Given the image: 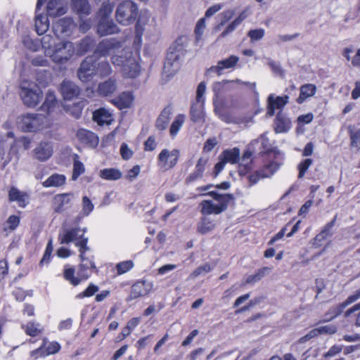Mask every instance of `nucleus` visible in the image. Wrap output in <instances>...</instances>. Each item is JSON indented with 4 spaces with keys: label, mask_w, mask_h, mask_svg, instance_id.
I'll return each mask as SVG.
<instances>
[{
    "label": "nucleus",
    "mask_w": 360,
    "mask_h": 360,
    "mask_svg": "<svg viewBox=\"0 0 360 360\" xmlns=\"http://www.w3.org/2000/svg\"><path fill=\"white\" fill-rule=\"evenodd\" d=\"M181 53L179 51L169 49L163 67L162 77L166 81L172 77L181 66Z\"/></svg>",
    "instance_id": "obj_11"
},
{
    "label": "nucleus",
    "mask_w": 360,
    "mask_h": 360,
    "mask_svg": "<svg viewBox=\"0 0 360 360\" xmlns=\"http://www.w3.org/2000/svg\"><path fill=\"white\" fill-rule=\"evenodd\" d=\"M45 345H46L45 342H44V344L40 347L30 352V357L35 360L39 357L46 356V354H45L46 352H44Z\"/></svg>",
    "instance_id": "obj_61"
},
{
    "label": "nucleus",
    "mask_w": 360,
    "mask_h": 360,
    "mask_svg": "<svg viewBox=\"0 0 360 360\" xmlns=\"http://www.w3.org/2000/svg\"><path fill=\"white\" fill-rule=\"evenodd\" d=\"M112 68L109 63L105 60L96 61V73L101 77H105L112 73Z\"/></svg>",
    "instance_id": "obj_45"
},
{
    "label": "nucleus",
    "mask_w": 360,
    "mask_h": 360,
    "mask_svg": "<svg viewBox=\"0 0 360 360\" xmlns=\"http://www.w3.org/2000/svg\"><path fill=\"white\" fill-rule=\"evenodd\" d=\"M138 13L137 5L133 1L127 0L118 5L115 11V18L120 24L129 25L136 20Z\"/></svg>",
    "instance_id": "obj_8"
},
{
    "label": "nucleus",
    "mask_w": 360,
    "mask_h": 360,
    "mask_svg": "<svg viewBox=\"0 0 360 360\" xmlns=\"http://www.w3.org/2000/svg\"><path fill=\"white\" fill-rule=\"evenodd\" d=\"M186 116L184 114L176 115L169 127V136L172 139H174L179 134L185 123Z\"/></svg>",
    "instance_id": "obj_27"
},
{
    "label": "nucleus",
    "mask_w": 360,
    "mask_h": 360,
    "mask_svg": "<svg viewBox=\"0 0 360 360\" xmlns=\"http://www.w3.org/2000/svg\"><path fill=\"white\" fill-rule=\"evenodd\" d=\"M233 84H246L245 82H243L240 79H236V80H224L221 82H215L213 84V90L214 91L218 93L222 89H227L229 86H231Z\"/></svg>",
    "instance_id": "obj_46"
},
{
    "label": "nucleus",
    "mask_w": 360,
    "mask_h": 360,
    "mask_svg": "<svg viewBox=\"0 0 360 360\" xmlns=\"http://www.w3.org/2000/svg\"><path fill=\"white\" fill-rule=\"evenodd\" d=\"M16 126L23 132L35 133L49 127L51 121L44 115L27 112L17 117Z\"/></svg>",
    "instance_id": "obj_4"
},
{
    "label": "nucleus",
    "mask_w": 360,
    "mask_h": 360,
    "mask_svg": "<svg viewBox=\"0 0 360 360\" xmlns=\"http://www.w3.org/2000/svg\"><path fill=\"white\" fill-rule=\"evenodd\" d=\"M7 136L13 139L12 143L10 144L8 153V155L10 156L9 160H11L13 155H17L18 153L20 140L14 139V134L12 131L8 132Z\"/></svg>",
    "instance_id": "obj_49"
},
{
    "label": "nucleus",
    "mask_w": 360,
    "mask_h": 360,
    "mask_svg": "<svg viewBox=\"0 0 360 360\" xmlns=\"http://www.w3.org/2000/svg\"><path fill=\"white\" fill-rule=\"evenodd\" d=\"M22 328L27 335L32 337L37 336L43 330V328L39 323L33 321H30L25 325H22Z\"/></svg>",
    "instance_id": "obj_41"
},
{
    "label": "nucleus",
    "mask_w": 360,
    "mask_h": 360,
    "mask_svg": "<svg viewBox=\"0 0 360 360\" xmlns=\"http://www.w3.org/2000/svg\"><path fill=\"white\" fill-rule=\"evenodd\" d=\"M172 114V110L171 108L167 107L163 109L156 121V127L159 130H164L167 127Z\"/></svg>",
    "instance_id": "obj_29"
},
{
    "label": "nucleus",
    "mask_w": 360,
    "mask_h": 360,
    "mask_svg": "<svg viewBox=\"0 0 360 360\" xmlns=\"http://www.w3.org/2000/svg\"><path fill=\"white\" fill-rule=\"evenodd\" d=\"M84 172V166L83 163L78 160L77 157L74 160L72 180H76L79 176Z\"/></svg>",
    "instance_id": "obj_51"
},
{
    "label": "nucleus",
    "mask_w": 360,
    "mask_h": 360,
    "mask_svg": "<svg viewBox=\"0 0 360 360\" xmlns=\"http://www.w3.org/2000/svg\"><path fill=\"white\" fill-rule=\"evenodd\" d=\"M60 346L58 342H50L46 347H44V352H46L45 354H46V356H49L50 354H56L60 350Z\"/></svg>",
    "instance_id": "obj_60"
},
{
    "label": "nucleus",
    "mask_w": 360,
    "mask_h": 360,
    "mask_svg": "<svg viewBox=\"0 0 360 360\" xmlns=\"http://www.w3.org/2000/svg\"><path fill=\"white\" fill-rule=\"evenodd\" d=\"M205 27H206V24H205V18H200L198 21V22L195 25V33L196 34L197 40H200L201 39Z\"/></svg>",
    "instance_id": "obj_56"
},
{
    "label": "nucleus",
    "mask_w": 360,
    "mask_h": 360,
    "mask_svg": "<svg viewBox=\"0 0 360 360\" xmlns=\"http://www.w3.org/2000/svg\"><path fill=\"white\" fill-rule=\"evenodd\" d=\"M133 267V262L130 260L122 262L117 264V270L119 274L127 272Z\"/></svg>",
    "instance_id": "obj_57"
},
{
    "label": "nucleus",
    "mask_w": 360,
    "mask_h": 360,
    "mask_svg": "<svg viewBox=\"0 0 360 360\" xmlns=\"http://www.w3.org/2000/svg\"><path fill=\"white\" fill-rule=\"evenodd\" d=\"M72 10L80 17L86 16L91 12V7L87 0H71Z\"/></svg>",
    "instance_id": "obj_26"
},
{
    "label": "nucleus",
    "mask_w": 360,
    "mask_h": 360,
    "mask_svg": "<svg viewBox=\"0 0 360 360\" xmlns=\"http://www.w3.org/2000/svg\"><path fill=\"white\" fill-rule=\"evenodd\" d=\"M289 96H276L270 94L268 97L267 115L273 116L276 110L282 109L288 102Z\"/></svg>",
    "instance_id": "obj_18"
},
{
    "label": "nucleus",
    "mask_w": 360,
    "mask_h": 360,
    "mask_svg": "<svg viewBox=\"0 0 360 360\" xmlns=\"http://www.w3.org/2000/svg\"><path fill=\"white\" fill-rule=\"evenodd\" d=\"M86 232V228H81L78 226L65 228L58 235V241L60 244H68L75 243V246L82 243L85 239L88 243V238L84 236Z\"/></svg>",
    "instance_id": "obj_10"
},
{
    "label": "nucleus",
    "mask_w": 360,
    "mask_h": 360,
    "mask_svg": "<svg viewBox=\"0 0 360 360\" xmlns=\"http://www.w3.org/2000/svg\"><path fill=\"white\" fill-rule=\"evenodd\" d=\"M115 4L107 1L103 2L102 6L97 13V17L99 20H109L113 11Z\"/></svg>",
    "instance_id": "obj_36"
},
{
    "label": "nucleus",
    "mask_w": 360,
    "mask_h": 360,
    "mask_svg": "<svg viewBox=\"0 0 360 360\" xmlns=\"http://www.w3.org/2000/svg\"><path fill=\"white\" fill-rule=\"evenodd\" d=\"M248 35L252 41H257L263 38L264 30L263 29L252 30L249 31Z\"/></svg>",
    "instance_id": "obj_59"
},
{
    "label": "nucleus",
    "mask_w": 360,
    "mask_h": 360,
    "mask_svg": "<svg viewBox=\"0 0 360 360\" xmlns=\"http://www.w3.org/2000/svg\"><path fill=\"white\" fill-rule=\"evenodd\" d=\"M212 268L209 264H205L198 266L195 269L189 276V278L191 279L195 278L197 276L205 274L211 271Z\"/></svg>",
    "instance_id": "obj_53"
},
{
    "label": "nucleus",
    "mask_w": 360,
    "mask_h": 360,
    "mask_svg": "<svg viewBox=\"0 0 360 360\" xmlns=\"http://www.w3.org/2000/svg\"><path fill=\"white\" fill-rule=\"evenodd\" d=\"M41 110L46 114V117L49 119V117H54L60 112L59 101L53 91L49 90L46 93L44 101L41 105Z\"/></svg>",
    "instance_id": "obj_12"
},
{
    "label": "nucleus",
    "mask_w": 360,
    "mask_h": 360,
    "mask_svg": "<svg viewBox=\"0 0 360 360\" xmlns=\"http://www.w3.org/2000/svg\"><path fill=\"white\" fill-rule=\"evenodd\" d=\"M60 92L65 100H72L79 96V89L73 82L65 80L60 85Z\"/></svg>",
    "instance_id": "obj_22"
},
{
    "label": "nucleus",
    "mask_w": 360,
    "mask_h": 360,
    "mask_svg": "<svg viewBox=\"0 0 360 360\" xmlns=\"http://www.w3.org/2000/svg\"><path fill=\"white\" fill-rule=\"evenodd\" d=\"M271 268L265 266L259 269L255 274L249 276L243 285L253 284L258 282L262 277L270 273Z\"/></svg>",
    "instance_id": "obj_42"
},
{
    "label": "nucleus",
    "mask_w": 360,
    "mask_h": 360,
    "mask_svg": "<svg viewBox=\"0 0 360 360\" xmlns=\"http://www.w3.org/2000/svg\"><path fill=\"white\" fill-rule=\"evenodd\" d=\"M93 119L99 125H108L112 121V115L108 110L101 108L94 112Z\"/></svg>",
    "instance_id": "obj_25"
},
{
    "label": "nucleus",
    "mask_w": 360,
    "mask_h": 360,
    "mask_svg": "<svg viewBox=\"0 0 360 360\" xmlns=\"http://www.w3.org/2000/svg\"><path fill=\"white\" fill-rule=\"evenodd\" d=\"M20 219L16 215H11L4 224V230L6 231H14L19 225Z\"/></svg>",
    "instance_id": "obj_48"
},
{
    "label": "nucleus",
    "mask_w": 360,
    "mask_h": 360,
    "mask_svg": "<svg viewBox=\"0 0 360 360\" xmlns=\"http://www.w3.org/2000/svg\"><path fill=\"white\" fill-rule=\"evenodd\" d=\"M33 157L40 161H47L53 153V144L50 141H41L33 150Z\"/></svg>",
    "instance_id": "obj_15"
},
{
    "label": "nucleus",
    "mask_w": 360,
    "mask_h": 360,
    "mask_svg": "<svg viewBox=\"0 0 360 360\" xmlns=\"http://www.w3.org/2000/svg\"><path fill=\"white\" fill-rule=\"evenodd\" d=\"M207 163V158H200L198 160V162L195 166V174L196 177H199V176H202Z\"/></svg>",
    "instance_id": "obj_58"
},
{
    "label": "nucleus",
    "mask_w": 360,
    "mask_h": 360,
    "mask_svg": "<svg viewBox=\"0 0 360 360\" xmlns=\"http://www.w3.org/2000/svg\"><path fill=\"white\" fill-rule=\"evenodd\" d=\"M334 222H335V219L333 220L332 221L328 223L325 226V227L323 228L322 231L319 235L316 236V239L319 241H321L323 240L326 239L328 237L330 236H331L330 230L334 225Z\"/></svg>",
    "instance_id": "obj_52"
},
{
    "label": "nucleus",
    "mask_w": 360,
    "mask_h": 360,
    "mask_svg": "<svg viewBox=\"0 0 360 360\" xmlns=\"http://www.w3.org/2000/svg\"><path fill=\"white\" fill-rule=\"evenodd\" d=\"M191 117L195 122H203L205 121V112L202 103L191 107Z\"/></svg>",
    "instance_id": "obj_39"
},
{
    "label": "nucleus",
    "mask_w": 360,
    "mask_h": 360,
    "mask_svg": "<svg viewBox=\"0 0 360 360\" xmlns=\"http://www.w3.org/2000/svg\"><path fill=\"white\" fill-rule=\"evenodd\" d=\"M94 45V41L91 37H86L77 45L76 54L81 56L89 51Z\"/></svg>",
    "instance_id": "obj_40"
},
{
    "label": "nucleus",
    "mask_w": 360,
    "mask_h": 360,
    "mask_svg": "<svg viewBox=\"0 0 360 360\" xmlns=\"http://www.w3.org/2000/svg\"><path fill=\"white\" fill-rule=\"evenodd\" d=\"M239 60V58L236 56H231L228 58L219 60L216 65L212 66L208 70L207 74L216 73L218 76L225 69L233 68Z\"/></svg>",
    "instance_id": "obj_17"
},
{
    "label": "nucleus",
    "mask_w": 360,
    "mask_h": 360,
    "mask_svg": "<svg viewBox=\"0 0 360 360\" xmlns=\"http://www.w3.org/2000/svg\"><path fill=\"white\" fill-rule=\"evenodd\" d=\"M349 132L351 139V144L352 147L360 148V129H354L349 126Z\"/></svg>",
    "instance_id": "obj_47"
},
{
    "label": "nucleus",
    "mask_w": 360,
    "mask_h": 360,
    "mask_svg": "<svg viewBox=\"0 0 360 360\" xmlns=\"http://www.w3.org/2000/svg\"><path fill=\"white\" fill-rule=\"evenodd\" d=\"M117 90L116 80L110 78L105 82L101 83L98 87V92L102 96H107L115 92Z\"/></svg>",
    "instance_id": "obj_28"
},
{
    "label": "nucleus",
    "mask_w": 360,
    "mask_h": 360,
    "mask_svg": "<svg viewBox=\"0 0 360 360\" xmlns=\"http://www.w3.org/2000/svg\"><path fill=\"white\" fill-rule=\"evenodd\" d=\"M252 161L243 162L241 159L238 165V173L240 176H245L252 169Z\"/></svg>",
    "instance_id": "obj_55"
},
{
    "label": "nucleus",
    "mask_w": 360,
    "mask_h": 360,
    "mask_svg": "<svg viewBox=\"0 0 360 360\" xmlns=\"http://www.w3.org/2000/svg\"><path fill=\"white\" fill-rule=\"evenodd\" d=\"M98 291V287L93 283H91V284H89V285L86 288V289L85 290L77 294L76 295V297L77 299H83L84 297H89L93 296Z\"/></svg>",
    "instance_id": "obj_50"
},
{
    "label": "nucleus",
    "mask_w": 360,
    "mask_h": 360,
    "mask_svg": "<svg viewBox=\"0 0 360 360\" xmlns=\"http://www.w3.org/2000/svg\"><path fill=\"white\" fill-rule=\"evenodd\" d=\"M96 73V61L93 57H87L82 63L78 70V77L82 82L89 81Z\"/></svg>",
    "instance_id": "obj_13"
},
{
    "label": "nucleus",
    "mask_w": 360,
    "mask_h": 360,
    "mask_svg": "<svg viewBox=\"0 0 360 360\" xmlns=\"http://www.w3.org/2000/svg\"><path fill=\"white\" fill-rule=\"evenodd\" d=\"M140 173V167L139 165L134 166L129 169L126 175V179L129 181L134 180Z\"/></svg>",
    "instance_id": "obj_64"
},
{
    "label": "nucleus",
    "mask_w": 360,
    "mask_h": 360,
    "mask_svg": "<svg viewBox=\"0 0 360 360\" xmlns=\"http://www.w3.org/2000/svg\"><path fill=\"white\" fill-rule=\"evenodd\" d=\"M65 182V176L62 174H54L49 176L45 181L43 182V186L48 187H58L63 186Z\"/></svg>",
    "instance_id": "obj_37"
},
{
    "label": "nucleus",
    "mask_w": 360,
    "mask_h": 360,
    "mask_svg": "<svg viewBox=\"0 0 360 360\" xmlns=\"http://www.w3.org/2000/svg\"><path fill=\"white\" fill-rule=\"evenodd\" d=\"M312 162L313 161L311 159L307 158V159H305L303 161H302L298 165V166H297V168L299 169L298 177L300 179L302 178L304 176L305 172L307 171L309 167L311 165Z\"/></svg>",
    "instance_id": "obj_54"
},
{
    "label": "nucleus",
    "mask_w": 360,
    "mask_h": 360,
    "mask_svg": "<svg viewBox=\"0 0 360 360\" xmlns=\"http://www.w3.org/2000/svg\"><path fill=\"white\" fill-rule=\"evenodd\" d=\"M77 248H79L81 264L79 266L77 276L73 267L65 265L63 269L64 278L74 286L86 281L91 276L93 270L96 269L94 257L87 255L89 248L86 245V240L85 239L82 243H78Z\"/></svg>",
    "instance_id": "obj_2"
},
{
    "label": "nucleus",
    "mask_w": 360,
    "mask_h": 360,
    "mask_svg": "<svg viewBox=\"0 0 360 360\" xmlns=\"http://www.w3.org/2000/svg\"><path fill=\"white\" fill-rule=\"evenodd\" d=\"M153 289V283L148 281H139L135 283L131 290L127 301H131L149 294Z\"/></svg>",
    "instance_id": "obj_14"
},
{
    "label": "nucleus",
    "mask_w": 360,
    "mask_h": 360,
    "mask_svg": "<svg viewBox=\"0 0 360 360\" xmlns=\"http://www.w3.org/2000/svg\"><path fill=\"white\" fill-rule=\"evenodd\" d=\"M41 45L45 55L55 63H66L75 55H77L75 44L68 40L56 42L51 36L45 35L41 39Z\"/></svg>",
    "instance_id": "obj_3"
},
{
    "label": "nucleus",
    "mask_w": 360,
    "mask_h": 360,
    "mask_svg": "<svg viewBox=\"0 0 360 360\" xmlns=\"http://www.w3.org/2000/svg\"><path fill=\"white\" fill-rule=\"evenodd\" d=\"M283 165V158L280 155H269L263 167L248 176V186H252L259 180L271 177Z\"/></svg>",
    "instance_id": "obj_5"
},
{
    "label": "nucleus",
    "mask_w": 360,
    "mask_h": 360,
    "mask_svg": "<svg viewBox=\"0 0 360 360\" xmlns=\"http://www.w3.org/2000/svg\"><path fill=\"white\" fill-rule=\"evenodd\" d=\"M74 27V22L70 18H64L53 24V30L57 37L68 36Z\"/></svg>",
    "instance_id": "obj_16"
},
{
    "label": "nucleus",
    "mask_w": 360,
    "mask_h": 360,
    "mask_svg": "<svg viewBox=\"0 0 360 360\" xmlns=\"http://www.w3.org/2000/svg\"><path fill=\"white\" fill-rule=\"evenodd\" d=\"M8 199L11 202H16L19 207L24 208L30 202V195L27 193L12 187L8 191Z\"/></svg>",
    "instance_id": "obj_19"
},
{
    "label": "nucleus",
    "mask_w": 360,
    "mask_h": 360,
    "mask_svg": "<svg viewBox=\"0 0 360 360\" xmlns=\"http://www.w3.org/2000/svg\"><path fill=\"white\" fill-rule=\"evenodd\" d=\"M46 8L49 15L51 17L64 15L68 11L67 4L63 0H50Z\"/></svg>",
    "instance_id": "obj_21"
},
{
    "label": "nucleus",
    "mask_w": 360,
    "mask_h": 360,
    "mask_svg": "<svg viewBox=\"0 0 360 360\" xmlns=\"http://www.w3.org/2000/svg\"><path fill=\"white\" fill-rule=\"evenodd\" d=\"M73 193H62L53 198V207L56 212L60 213L68 208L73 198Z\"/></svg>",
    "instance_id": "obj_20"
},
{
    "label": "nucleus",
    "mask_w": 360,
    "mask_h": 360,
    "mask_svg": "<svg viewBox=\"0 0 360 360\" xmlns=\"http://www.w3.org/2000/svg\"><path fill=\"white\" fill-rule=\"evenodd\" d=\"M316 91V87L312 84H306L300 86V94L297 99L300 104L302 103L309 97L313 96Z\"/></svg>",
    "instance_id": "obj_30"
},
{
    "label": "nucleus",
    "mask_w": 360,
    "mask_h": 360,
    "mask_svg": "<svg viewBox=\"0 0 360 360\" xmlns=\"http://www.w3.org/2000/svg\"><path fill=\"white\" fill-rule=\"evenodd\" d=\"M119 29L112 19L99 20L97 25V32L101 36L117 33Z\"/></svg>",
    "instance_id": "obj_23"
},
{
    "label": "nucleus",
    "mask_w": 360,
    "mask_h": 360,
    "mask_svg": "<svg viewBox=\"0 0 360 360\" xmlns=\"http://www.w3.org/2000/svg\"><path fill=\"white\" fill-rule=\"evenodd\" d=\"M49 27L48 17L43 14H37L35 17V29L38 34H44Z\"/></svg>",
    "instance_id": "obj_31"
},
{
    "label": "nucleus",
    "mask_w": 360,
    "mask_h": 360,
    "mask_svg": "<svg viewBox=\"0 0 360 360\" xmlns=\"http://www.w3.org/2000/svg\"><path fill=\"white\" fill-rule=\"evenodd\" d=\"M20 96L25 105L34 108L40 103L43 93L34 82L22 80L20 83Z\"/></svg>",
    "instance_id": "obj_7"
},
{
    "label": "nucleus",
    "mask_w": 360,
    "mask_h": 360,
    "mask_svg": "<svg viewBox=\"0 0 360 360\" xmlns=\"http://www.w3.org/2000/svg\"><path fill=\"white\" fill-rule=\"evenodd\" d=\"M120 43L115 39H105L100 42L96 53L99 56H112L111 61L115 66L121 68L126 78H136L141 72L136 58L129 50H120Z\"/></svg>",
    "instance_id": "obj_1"
},
{
    "label": "nucleus",
    "mask_w": 360,
    "mask_h": 360,
    "mask_svg": "<svg viewBox=\"0 0 360 360\" xmlns=\"http://www.w3.org/2000/svg\"><path fill=\"white\" fill-rule=\"evenodd\" d=\"M180 150L178 148H163L157 157L158 167L162 171H168L174 167L179 160Z\"/></svg>",
    "instance_id": "obj_9"
},
{
    "label": "nucleus",
    "mask_w": 360,
    "mask_h": 360,
    "mask_svg": "<svg viewBox=\"0 0 360 360\" xmlns=\"http://www.w3.org/2000/svg\"><path fill=\"white\" fill-rule=\"evenodd\" d=\"M94 205L91 200L87 196L82 198V207L79 216H77L75 219V224H78L82 217H87L93 211Z\"/></svg>",
    "instance_id": "obj_35"
},
{
    "label": "nucleus",
    "mask_w": 360,
    "mask_h": 360,
    "mask_svg": "<svg viewBox=\"0 0 360 360\" xmlns=\"http://www.w3.org/2000/svg\"><path fill=\"white\" fill-rule=\"evenodd\" d=\"M134 101V96L131 92H123L116 100V104L120 108H129Z\"/></svg>",
    "instance_id": "obj_38"
},
{
    "label": "nucleus",
    "mask_w": 360,
    "mask_h": 360,
    "mask_svg": "<svg viewBox=\"0 0 360 360\" xmlns=\"http://www.w3.org/2000/svg\"><path fill=\"white\" fill-rule=\"evenodd\" d=\"M216 224L214 221L209 217H204L198 224L197 231L201 234H206L214 229Z\"/></svg>",
    "instance_id": "obj_32"
},
{
    "label": "nucleus",
    "mask_w": 360,
    "mask_h": 360,
    "mask_svg": "<svg viewBox=\"0 0 360 360\" xmlns=\"http://www.w3.org/2000/svg\"><path fill=\"white\" fill-rule=\"evenodd\" d=\"M319 334H333L337 331V328L333 325H328L317 328Z\"/></svg>",
    "instance_id": "obj_63"
},
{
    "label": "nucleus",
    "mask_w": 360,
    "mask_h": 360,
    "mask_svg": "<svg viewBox=\"0 0 360 360\" xmlns=\"http://www.w3.org/2000/svg\"><path fill=\"white\" fill-rule=\"evenodd\" d=\"M349 304L345 300V302L332 307L326 314V321H330L335 318L336 316H338V315H340L344 309Z\"/></svg>",
    "instance_id": "obj_43"
},
{
    "label": "nucleus",
    "mask_w": 360,
    "mask_h": 360,
    "mask_svg": "<svg viewBox=\"0 0 360 360\" xmlns=\"http://www.w3.org/2000/svg\"><path fill=\"white\" fill-rule=\"evenodd\" d=\"M217 144L218 141L217 138H210L205 141L203 146V150L207 153L210 152Z\"/></svg>",
    "instance_id": "obj_62"
},
{
    "label": "nucleus",
    "mask_w": 360,
    "mask_h": 360,
    "mask_svg": "<svg viewBox=\"0 0 360 360\" xmlns=\"http://www.w3.org/2000/svg\"><path fill=\"white\" fill-rule=\"evenodd\" d=\"M213 198L211 200H202L200 206L203 214H219L227 208L228 202L232 200L231 194H220L215 191L208 193Z\"/></svg>",
    "instance_id": "obj_6"
},
{
    "label": "nucleus",
    "mask_w": 360,
    "mask_h": 360,
    "mask_svg": "<svg viewBox=\"0 0 360 360\" xmlns=\"http://www.w3.org/2000/svg\"><path fill=\"white\" fill-rule=\"evenodd\" d=\"M122 176V172L116 168H107L100 170L99 176L108 181H116Z\"/></svg>",
    "instance_id": "obj_33"
},
{
    "label": "nucleus",
    "mask_w": 360,
    "mask_h": 360,
    "mask_svg": "<svg viewBox=\"0 0 360 360\" xmlns=\"http://www.w3.org/2000/svg\"><path fill=\"white\" fill-rule=\"evenodd\" d=\"M77 136L82 143L91 148H95L98 143V136L94 133L86 129H79L77 133Z\"/></svg>",
    "instance_id": "obj_24"
},
{
    "label": "nucleus",
    "mask_w": 360,
    "mask_h": 360,
    "mask_svg": "<svg viewBox=\"0 0 360 360\" xmlns=\"http://www.w3.org/2000/svg\"><path fill=\"white\" fill-rule=\"evenodd\" d=\"M258 143H261V148L259 149L261 153L267 152L271 149V144L266 134H263L258 139L252 141L250 144V147L253 148L254 146Z\"/></svg>",
    "instance_id": "obj_44"
},
{
    "label": "nucleus",
    "mask_w": 360,
    "mask_h": 360,
    "mask_svg": "<svg viewBox=\"0 0 360 360\" xmlns=\"http://www.w3.org/2000/svg\"><path fill=\"white\" fill-rule=\"evenodd\" d=\"M226 163L235 164L239 160L240 150L237 148L224 150L220 155Z\"/></svg>",
    "instance_id": "obj_34"
}]
</instances>
